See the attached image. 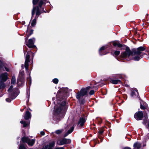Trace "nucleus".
I'll return each instance as SVG.
<instances>
[{"mask_svg": "<svg viewBox=\"0 0 149 149\" xmlns=\"http://www.w3.org/2000/svg\"><path fill=\"white\" fill-rule=\"evenodd\" d=\"M39 1V0H33V3L34 5L37 4L38 2V6L37 8H36L33 7L32 11V17L34 15L36 11L35 18L31 22V25L32 26H34L35 25L36 23V19L38 18L39 15L41 13L43 12L42 11H41V9H43L42 7V6L45 5L46 3H47L48 5H49L50 4L49 2L47 1L46 0H40Z\"/></svg>", "mask_w": 149, "mask_h": 149, "instance_id": "obj_1", "label": "nucleus"}, {"mask_svg": "<svg viewBox=\"0 0 149 149\" xmlns=\"http://www.w3.org/2000/svg\"><path fill=\"white\" fill-rule=\"evenodd\" d=\"M65 102L63 101L61 103H58L54 107V117L57 119H60V117L64 113Z\"/></svg>", "mask_w": 149, "mask_h": 149, "instance_id": "obj_2", "label": "nucleus"}, {"mask_svg": "<svg viewBox=\"0 0 149 149\" xmlns=\"http://www.w3.org/2000/svg\"><path fill=\"white\" fill-rule=\"evenodd\" d=\"M145 48L142 47H140L133 50L135 55L136 56H134L133 59L135 61H139L141 58L143 57V56L141 55L142 51H144Z\"/></svg>", "mask_w": 149, "mask_h": 149, "instance_id": "obj_3", "label": "nucleus"}, {"mask_svg": "<svg viewBox=\"0 0 149 149\" xmlns=\"http://www.w3.org/2000/svg\"><path fill=\"white\" fill-rule=\"evenodd\" d=\"M13 88V86L11 85L8 90L9 93V97L6 99V101L8 102H10L12 100L15 99L18 94L16 91L14 92V91H12Z\"/></svg>", "mask_w": 149, "mask_h": 149, "instance_id": "obj_4", "label": "nucleus"}, {"mask_svg": "<svg viewBox=\"0 0 149 149\" xmlns=\"http://www.w3.org/2000/svg\"><path fill=\"white\" fill-rule=\"evenodd\" d=\"M91 88L90 86H88L86 88H82L80 91L77 94L76 97L79 100L82 97L86 95L87 93V91Z\"/></svg>", "mask_w": 149, "mask_h": 149, "instance_id": "obj_5", "label": "nucleus"}, {"mask_svg": "<svg viewBox=\"0 0 149 149\" xmlns=\"http://www.w3.org/2000/svg\"><path fill=\"white\" fill-rule=\"evenodd\" d=\"M21 141L23 143H27L30 146H32L35 142V139H30L29 138L25 136L22 138Z\"/></svg>", "mask_w": 149, "mask_h": 149, "instance_id": "obj_6", "label": "nucleus"}, {"mask_svg": "<svg viewBox=\"0 0 149 149\" xmlns=\"http://www.w3.org/2000/svg\"><path fill=\"white\" fill-rule=\"evenodd\" d=\"M24 73L23 71H20L19 74V79L17 80V84L18 86L22 85L24 83Z\"/></svg>", "mask_w": 149, "mask_h": 149, "instance_id": "obj_7", "label": "nucleus"}, {"mask_svg": "<svg viewBox=\"0 0 149 149\" xmlns=\"http://www.w3.org/2000/svg\"><path fill=\"white\" fill-rule=\"evenodd\" d=\"M132 54V53L130 49L128 48H127L125 51L121 53V57L122 58L125 59L127 57L130 56Z\"/></svg>", "mask_w": 149, "mask_h": 149, "instance_id": "obj_8", "label": "nucleus"}, {"mask_svg": "<svg viewBox=\"0 0 149 149\" xmlns=\"http://www.w3.org/2000/svg\"><path fill=\"white\" fill-rule=\"evenodd\" d=\"M31 51H28L25 57V67L26 70H28L29 67L28 63L30 62V55L31 53Z\"/></svg>", "mask_w": 149, "mask_h": 149, "instance_id": "obj_9", "label": "nucleus"}, {"mask_svg": "<svg viewBox=\"0 0 149 149\" xmlns=\"http://www.w3.org/2000/svg\"><path fill=\"white\" fill-rule=\"evenodd\" d=\"M71 142V140L69 139H60L57 142V144L59 145H62L67 143H69Z\"/></svg>", "mask_w": 149, "mask_h": 149, "instance_id": "obj_10", "label": "nucleus"}, {"mask_svg": "<svg viewBox=\"0 0 149 149\" xmlns=\"http://www.w3.org/2000/svg\"><path fill=\"white\" fill-rule=\"evenodd\" d=\"M143 114L142 111H139L135 113L134 117L137 120H141L143 117Z\"/></svg>", "mask_w": 149, "mask_h": 149, "instance_id": "obj_11", "label": "nucleus"}, {"mask_svg": "<svg viewBox=\"0 0 149 149\" xmlns=\"http://www.w3.org/2000/svg\"><path fill=\"white\" fill-rule=\"evenodd\" d=\"M35 41V39L34 38L30 39L29 40L28 42L26 45L29 48L33 47L35 46L34 45Z\"/></svg>", "mask_w": 149, "mask_h": 149, "instance_id": "obj_12", "label": "nucleus"}, {"mask_svg": "<svg viewBox=\"0 0 149 149\" xmlns=\"http://www.w3.org/2000/svg\"><path fill=\"white\" fill-rule=\"evenodd\" d=\"M8 74L7 72L1 74L0 76L1 81L3 82L6 81L7 79Z\"/></svg>", "mask_w": 149, "mask_h": 149, "instance_id": "obj_13", "label": "nucleus"}, {"mask_svg": "<svg viewBox=\"0 0 149 149\" xmlns=\"http://www.w3.org/2000/svg\"><path fill=\"white\" fill-rule=\"evenodd\" d=\"M131 96L134 97H138L139 96V93L137 90L136 89H134L131 90V93L130 94Z\"/></svg>", "mask_w": 149, "mask_h": 149, "instance_id": "obj_14", "label": "nucleus"}, {"mask_svg": "<svg viewBox=\"0 0 149 149\" xmlns=\"http://www.w3.org/2000/svg\"><path fill=\"white\" fill-rule=\"evenodd\" d=\"M86 121L85 119L84 118H81L78 122V125L79 127H82L83 126Z\"/></svg>", "mask_w": 149, "mask_h": 149, "instance_id": "obj_15", "label": "nucleus"}, {"mask_svg": "<svg viewBox=\"0 0 149 149\" xmlns=\"http://www.w3.org/2000/svg\"><path fill=\"white\" fill-rule=\"evenodd\" d=\"M31 117V113L29 111H27L25 114L24 116V119L25 120H28Z\"/></svg>", "mask_w": 149, "mask_h": 149, "instance_id": "obj_16", "label": "nucleus"}, {"mask_svg": "<svg viewBox=\"0 0 149 149\" xmlns=\"http://www.w3.org/2000/svg\"><path fill=\"white\" fill-rule=\"evenodd\" d=\"M74 128V127L73 126L71 128L64 134V137L67 136L69 134H70L73 131Z\"/></svg>", "mask_w": 149, "mask_h": 149, "instance_id": "obj_17", "label": "nucleus"}, {"mask_svg": "<svg viewBox=\"0 0 149 149\" xmlns=\"http://www.w3.org/2000/svg\"><path fill=\"white\" fill-rule=\"evenodd\" d=\"M111 83L113 84H116L121 83L120 80L119 79L112 80L111 81Z\"/></svg>", "mask_w": 149, "mask_h": 149, "instance_id": "obj_18", "label": "nucleus"}, {"mask_svg": "<svg viewBox=\"0 0 149 149\" xmlns=\"http://www.w3.org/2000/svg\"><path fill=\"white\" fill-rule=\"evenodd\" d=\"M141 146V144L139 143L136 142L134 145V148L136 149H139Z\"/></svg>", "mask_w": 149, "mask_h": 149, "instance_id": "obj_19", "label": "nucleus"}, {"mask_svg": "<svg viewBox=\"0 0 149 149\" xmlns=\"http://www.w3.org/2000/svg\"><path fill=\"white\" fill-rule=\"evenodd\" d=\"M20 123L21 124H23V127H25L29 125L30 122H29L26 123L25 121H24L23 120H22L20 121Z\"/></svg>", "mask_w": 149, "mask_h": 149, "instance_id": "obj_20", "label": "nucleus"}, {"mask_svg": "<svg viewBox=\"0 0 149 149\" xmlns=\"http://www.w3.org/2000/svg\"><path fill=\"white\" fill-rule=\"evenodd\" d=\"M2 81H0V89H3L5 87V85L4 83Z\"/></svg>", "mask_w": 149, "mask_h": 149, "instance_id": "obj_21", "label": "nucleus"}, {"mask_svg": "<svg viewBox=\"0 0 149 149\" xmlns=\"http://www.w3.org/2000/svg\"><path fill=\"white\" fill-rule=\"evenodd\" d=\"M113 44L114 46H117L118 47H121L122 46V45L121 44L118 43L117 42H113Z\"/></svg>", "mask_w": 149, "mask_h": 149, "instance_id": "obj_22", "label": "nucleus"}, {"mask_svg": "<svg viewBox=\"0 0 149 149\" xmlns=\"http://www.w3.org/2000/svg\"><path fill=\"white\" fill-rule=\"evenodd\" d=\"M16 83V79L15 76L14 75L13 76L11 79V84H15Z\"/></svg>", "mask_w": 149, "mask_h": 149, "instance_id": "obj_23", "label": "nucleus"}, {"mask_svg": "<svg viewBox=\"0 0 149 149\" xmlns=\"http://www.w3.org/2000/svg\"><path fill=\"white\" fill-rule=\"evenodd\" d=\"M106 48L105 46H103L102 47L99 49V52L100 54L101 55L104 54H102L101 53V51L102 50H104Z\"/></svg>", "mask_w": 149, "mask_h": 149, "instance_id": "obj_24", "label": "nucleus"}, {"mask_svg": "<svg viewBox=\"0 0 149 149\" xmlns=\"http://www.w3.org/2000/svg\"><path fill=\"white\" fill-rule=\"evenodd\" d=\"M19 149H26L23 144L21 143L19 148Z\"/></svg>", "mask_w": 149, "mask_h": 149, "instance_id": "obj_25", "label": "nucleus"}, {"mask_svg": "<svg viewBox=\"0 0 149 149\" xmlns=\"http://www.w3.org/2000/svg\"><path fill=\"white\" fill-rule=\"evenodd\" d=\"M3 64L1 61H0V71L3 70Z\"/></svg>", "mask_w": 149, "mask_h": 149, "instance_id": "obj_26", "label": "nucleus"}, {"mask_svg": "<svg viewBox=\"0 0 149 149\" xmlns=\"http://www.w3.org/2000/svg\"><path fill=\"white\" fill-rule=\"evenodd\" d=\"M27 81L29 82V85H30L31 83V81L30 75H29V77L27 78Z\"/></svg>", "mask_w": 149, "mask_h": 149, "instance_id": "obj_27", "label": "nucleus"}, {"mask_svg": "<svg viewBox=\"0 0 149 149\" xmlns=\"http://www.w3.org/2000/svg\"><path fill=\"white\" fill-rule=\"evenodd\" d=\"M33 30H31L30 32V33L29 34V35H28L27 37H26L25 38V41H26L27 40L28 38L29 37L31 36L33 33Z\"/></svg>", "mask_w": 149, "mask_h": 149, "instance_id": "obj_28", "label": "nucleus"}, {"mask_svg": "<svg viewBox=\"0 0 149 149\" xmlns=\"http://www.w3.org/2000/svg\"><path fill=\"white\" fill-rule=\"evenodd\" d=\"M63 130H58L56 131L55 132L57 134H59L62 132Z\"/></svg>", "mask_w": 149, "mask_h": 149, "instance_id": "obj_29", "label": "nucleus"}, {"mask_svg": "<svg viewBox=\"0 0 149 149\" xmlns=\"http://www.w3.org/2000/svg\"><path fill=\"white\" fill-rule=\"evenodd\" d=\"M120 52L119 51H116L114 52L113 55H115L116 56H118Z\"/></svg>", "mask_w": 149, "mask_h": 149, "instance_id": "obj_30", "label": "nucleus"}, {"mask_svg": "<svg viewBox=\"0 0 149 149\" xmlns=\"http://www.w3.org/2000/svg\"><path fill=\"white\" fill-rule=\"evenodd\" d=\"M145 141L146 142V141L149 139V133L148 134L144 137Z\"/></svg>", "mask_w": 149, "mask_h": 149, "instance_id": "obj_31", "label": "nucleus"}, {"mask_svg": "<svg viewBox=\"0 0 149 149\" xmlns=\"http://www.w3.org/2000/svg\"><path fill=\"white\" fill-rule=\"evenodd\" d=\"M53 82L55 84H57L58 81V79L57 78H55L53 80Z\"/></svg>", "mask_w": 149, "mask_h": 149, "instance_id": "obj_32", "label": "nucleus"}, {"mask_svg": "<svg viewBox=\"0 0 149 149\" xmlns=\"http://www.w3.org/2000/svg\"><path fill=\"white\" fill-rule=\"evenodd\" d=\"M4 68H5V70L7 71H8V72L9 71V69L8 68H7L6 67H4ZM3 70H0V71H4V66H3Z\"/></svg>", "mask_w": 149, "mask_h": 149, "instance_id": "obj_33", "label": "nucleus"}, {"mask_svg": "<svg viewBox=\"0 0 149 149\" xmlns=\"http://www.w3.org/2000/svg\"><path fill=\"white\" fill-rule=\"evenodd\" d=\"M94 91L93 90H91L89 92V94L90 95H92L94 94Z\"/></svg>", "mask_w": 149, "mask_h": 149, "instance_id": "obj_34", "label": "nucleus"}, {"mask_svg": "<svg viewBox=\"0 0 149 149\" xmlns=\"http://www.w3.org/2000/svg\"><path fill=\"white\" fill-rule=\"evenodd\" d=\"M147 120H144L142 123L144 125H146L147 123Z\"/></svg>", "mask_w": 149, "mask_h": 149, "instance_id": "obj_35", "label": "nucleus"}, {"mask_svg": "<svg viewBox=\"0 0 149 149\" xmlns=\"http://www.w3.org/2000/svg\"><path fill=\"white\" fill-rule=\"evenodd\" d=\"M140 108L142 109H145V107L141 104L140 105Z\"/></svg>", "mask_w": 149, "mask_h": 149, "instance_id": "obj_36", "label": "nucleus"}, {"mask_svg": "<svg viewBox=\"0 0 149 149\" xmlns=\"http://www.w3.org/2000/svg\"><path fill=\"white\" fill-rule=\"evenodd\" d=\"M103 132V131L102 130H100L98 132L100 134H102Z\"/></svg>", "mask_w": 149, "mask_h": 149, "instance_id": "obj_37", "label": "nucleus"}, {"mask_svg": "<svg viewBox=\"0 0 149 149\" xmlns=\"http://www.w3.org/2000/svg\"><path fill=\"white\" fill-rule=\"evenodd\" d=\"M40 134L42 135H44L45 134V132L43 131H41L40 132Z\"/></svg>", "mask_w": 149, "mask_h": 149, "instance_id": "obj_38", "label": "nucleus"}, {"mask_svg": "<svg viewBox=\"0 0 149 149\" xmlns=\"http://www.w3.org/2000/svg\"><path fill=\"white\" fill-rule=\"evenodd\" d=\"M124 86H126V87H128L129 86V85H127V84H124Z\"/></svg>", "mask_w": 149, "mask_h": 149, "instance_id": "obj_39", "label": "nucleus"}, {"mask_svg": "<svg viewBox=\"0 0 149 149\" xmlns=\"http://www.w3.org/2000/svg\"><path fill=\"white\" fill-rule=\"evenodd\" d=\"M124 149H131V148L129 147H125Z\"/></svg>", "mask_w": 149, "mask_h": 149, "instance_id": "obj_40", "label": "nucleus"}, {"mask_svg": "<svg viewBox=\"0 0 149 149\" xmlns=\"http://www.w3.org/2000/svg\"><path fill=\"white\" fill-rule=\"evenodd\" d=\"M81 103L82 104H84V102H83V100L81 102Z\"/></svg>", "mask_w": 149, "mask_h": 149, "instance_id": "obj_41", "label": "nucleus"}, {"mask_svg": "<svg viewBox=\"0 0 149 149\" xmlns=\"http://www.w3.org/2000/svg\"><path fill=\"white\" fill-rule=\"evenodd\" d=\"M24 54H25L26 52L24 51Z\"/></svg>", "mask_w": 149, "mask_h": 149, "instance_id": "obj_42", "label": "nucleus"}, {"mask_svg": "<svg viewBox=\"0 0 149 149\" xmlns=\"http://www.w3.org/2000/svg\"><path fill=\"white\" fill-rule=\"evenodd\" d=\"M148 126L149 127V122H148Z\"/></svg>", "mask_w": 149, "mask_h": 149, "instance_id": "obj_43", "label": "nucleus"}, {"mask_svg": "<svg viewBox=\"0 0 149 149\" xmlns=\"http://www.w3.org/2000/svg\"><path fill=\"white\" fill-rule=\"evenodd\" d=\"M146 144H145V145L143 144V146H146Z\"/></svg>", "mask_w": 149, "mask_h": 149, "instance_id": "obj_44", "label": "nucleus"}, {"mask_svg": "<svg viewBox=\"0 0 149 149\" xmlns=\"http://www.w3.org/2000/svg\"><path fill=\"white\" fill-rule=\"evenodd\" d=\"M16 90H17H17H17V89H16Z\"/></svg>", "mask_w": 149, "mask_h": 149, "instance_id": "obj_45", "label": "nucleus"}]
</instances>
